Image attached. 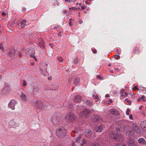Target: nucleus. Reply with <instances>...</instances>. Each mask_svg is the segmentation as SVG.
<instances>
[{
	"instance_id": "3c124183",
	"label": "nucleus",
	"mask_w": 146,
	"mask_h": 146,
	"mask_svg": "<svg viewBox=\"0 0 146 146\" xmlns=\"http://www.w3.org/2000/svg\"><path fill=\"white\" fill-rule=\"evenodd\" d=\"M106 98L109 97H110V95L109 94H107L106 95Z\"/></svg>"
},
{
	"instance_id": "7c9ffc66",
	"label": "nucleus",
	"mask_w": 146,
	"mask_h": 146,
	"mask_svg": "<svg viewBox=\"0 0 146 146\" xmlns=\"http://www.w3.org/2000/svg\"><path fill=\"white\" fill-rule=\"evenodd\" d=\"M86 104L89 106H91L93 104L92 103L88 100H87L86 101Z\"/></svg>"
},
{
	"instance_id": "a878e982",
	"label": "nucleus",
	"mask_w": 146,
	"mask_h": 146,
	"mask_svg": "<svg viewBox=\"0 0 146 146\" xmlns=\"http://www.w3.org/2000/svg\"><path fill=\"white\" fill-rule=\"evenodd\" d=\"M82 139L81 137V135H80L78 136L76 139V142H78L80 140Z\"/></svg>"
},
{
	"instance_id": "f8f14e48",
	"label": "nucleus",
	"mask_w": 146,
	"mask_h": 146,
	"mask_svg": "<svg viewBox=\"0 0 146 146\" xmlns=\"http://www.w3.org/2000/svg\"><path fill=\"white\" fill-rule=\"evenodd\" d=\"M145 97L144 95H142L141 96H139L138 99H137V100L138 102H140L141 100L143 102H145L146 101V99H145Z\"/></svg>"
},
{
	"instance_id": "58836bf2",
	"label": "nucleus",
	"mask_w": 146,
	"mask_h": 146,
	"mask_svg": "<svg viewBox=\"0 0 146 146\" xmlns=\"http://www.w3.org/2000/svg\"><path fill=\"white\" fill-rule=\"evenodd\" d=\"M76 0H69V3H70L72 2L74 3L76 2Z\"/></svg>"
},
{
	"instance_id": "6ab92c4d",
	"label": "nucleus",
	"mask_w": 146,
	"mask_h": 146,
	"mask_svg": "<svg viewBox=\"0 0 146 146\" xmlns=\"http://www.w3.org/2000/svg\"><path fill=\"white\" fill-rule=\"evenodd\" d=\"M9 53L10 54L11 56L13 57L15 55L16 52L15 50L13 49H11L10 50V51Z\"/></svg>"
},
{
	"instance_id": "39448f33",
	"label": "nucleus",
	"mask_w": 146,
	"mask_h": 146,
	"mask_svg": "<svg viewBox=\"0 0 146 146\" xmlns=\"http://www.w3.org/2000/svg\"><path fill=\"white\" fill-rule=\"evenodd\" d=\"M17 104V102L15 100H11L8 104V106L13 110L15 109V106Z\"/></svg>"
},
{
	"instance_id": "13d9d810",
	"label": "nucleus",
	"mask_w": 146,
	"mask_h": 146,
	"mask_svg": "<svg viewBox=\"0 0 146 146\" xmlns=\"http://www.w3.org/2000/svg\"><path fill=\"white\" fill-rule=\"evenodd\" d=\"M19 55L20 57H21L22 56V54L21 53H19Z\"/></svg>"
},
{
	"instance_id": "6e6d98bb",
	"label": "nucleus",
	"mask_w": 146,
	"mask_h": 146,
	"mask_svg": "<svg viewBox=\"0 0 146 146\" xmlns=\"http://www.w3.org/2000/svg\"><path fill=\"white\" fill-rule=\"evenodd\" d=\"M33 58H34V59H35V60L36 61H37V59L35 57V56H33Z\"/></svg>"
},
{
	"instance_id": "aec40b11",
	"label": "nucleus",
	"mask_w": 146,
	"mask_h": 146,
	"mask_svg": "<svg viewBox=\"0 0 146 146\" xmlns=\"http://www.w3.org/2000/svg\"><path fill=\"white\" fill-rule=\"evenodd\" d=\"M79 143L82 146H83L86 143V141L83 139H82L81 141H80Z\"/></svg>"
},
{
	"instance_id": "de8ad7c7",
	"label": "nucleus",
	"mask_w": 146,
	"mask_h": 146,
	"mask_svg": "<svg viewBox=\"0 0 146 146\" xmlns=\"http://www.w3.org/2000/svg\"><path fill=\"white\" fill-rule=\"evenodd\" d=\"M23 12H24L26 11V9L24 7L23 8Z\"/></svg>"
},
{
	"instance_id": "c756f323",
	"label": "nucleus",
	"mask_w": 146,
	"mask_h": 146,
	"mask_svg": "<svg viewBox=\"0 0 146 146\" xmlns=\"http://www.w3.org/2000/svg\"><path fill=\"white\" fill-rule=\"evenodd\" d=\"M125 102L128 103L129 104H131V101L127 99H126L125 100Z\"/></svg>"
},
{
	"instance_id": "473e14b6",
	"label": "nucleus",
	"mask_w": 146,
	"mask_h": 146,
	"mask_svg": "<svg viewBox=\"0 0 146 146\" xmlns=\"http://www.w3.org/2000/svg\"><path fill=\"white\" fill-rule=\"evenodd\" d=\"M81 8L82 10L84 9H87V7L86 6H82L81 7Z\"/></svg>"
},
{
	"instance_id": "9d476101",
	"label": "nucleus",
	"mask_w": 146,
	"mask_h": 146,
	"mask_svg": "<svg viewBox=\"0 0 146 146\" xmlns=\"http://www.w3.org/2000/svg\"><path fill=\"white\" fill-rule=\"evenodd\" d=\"M101 118L98 115H96L95 116L94 121L96 122L97 123L100 122L101 121Z\"/></svg>"
},
{
	"instance_id": "864d4df0",
	"label": "nucleus",
	"mask_w": 146,
	"mask_h": 146,
	"mask_svg": "<svg viewBox=\"0 0 146 146\" xmlns=\"http://www.w3.org/2000/svg\"><path fill=\"white\" fill-rule=\"evenodd\" d=\"M83 23V21L82 20H80L79 21V23L80 24H81L82 23Z\"/></svg>"
},
{
	"instance_id": "b1692460",
	"label": "nucleus",
	"mask_w": 146,
	"mask_h": 146,
	"mask_svg": "<svg viewBox=\"0 0 146 146\" xmlns=\"http://www.w3.org/2000/svg\"><path fill=\"white\" fill-rule=\"evenodd\" d=\"M92 134V132L90 130H88L85 133V135H88L90 136Z\"/></svg>"
},
{
	"instance_id": "bf43d9fd",
	"label": "nucleus",
	"mask_w": 146,
	"mask_h": 146,
	"mask_svg": "<svg viewBox=\"0 0 146 146\" xmlns=\"http://www.w3.org/2000/svg\"><path fill=\"white\" fill-rule=\"evenodd\" d=\"M40 72L41 73L42 72V69H40Z\"/></svg>"
},
{
	"instance_id": "052dcab7",
	"label": "nucleus",
	"mask_w": 146,
	"mask_h": 146,
	"mask_svg": "<svg viewBox=\"0 0 146 146\" xmlns=\"http://www.w3.org/2000/svg\"><path fill=\"white\" fill-rule=\"evenodd\" d=\"M30 56L32 58H33V56H34L33 54L30 55Z\"/></svg>"
},
{
	"instance_id": "bb28decb",
	"label": "nucleus",
	"mask_w": 146,
	"mask_h": 146,
	"mask_svg": "<svg viewBox=\"0 0 146 146\" xmlns=\"http://www.w3.org/2000/svg\"><path fill=\"white\" fill-rule=\"evenodd\" d=\"M31 50H30L29 49H27L25 51V54L26 55H27L30 53Z\"/></svg>"
},
{
	"instance_id": "6e6552de",
	"label": "nucleus",
	"mask_w": 146,
	"mask_h": 146,
	"mask_svg": "<svg viewBox=\"0 0 146 146\" xmlns=\"http://www.w3.org/2000/svg\"><path fill=\"white\" fill-rule=\"evenodd\" d=\"M20 97L23 101L25 102L27 101V96L23 93H21L20 95Z\"/></svg>"
},
{
	"instance_id": "a211bd4d",
	"label": "nucleus",
	"mask_w": 146,
	"mask_h": 146,
	"mask_svg": "<svg viewBox=\"0 0 146 146\" xmlns=\"http://www.w3.org/2000/svg\"><path fill=\"white\" fill-rule=\"evenodd\" d=\"M128 144L129 146H135V142L132 139L129 140L128 142Z\"/></svg>"
},
{
	"instance_id": "8fccbe9b",
	"label": "nucleus",
	"mask_w": 146,
	"mask_h": 146,
	"mask_svg": "<svg viewBox=\"0 0 146 146\" xmlns=\"http://www.w3.org/2000/svg\"><path fill=\"white\" fill-rule=\"evenodd\" d=\"M135 89H137V90H138V88H137V86H135V87L133 88V90H135Z\"/></svg>"
},
{
	"instance_id": "5fc2aeb1",
	"label": "nucleus",
	"mask_w": 146,
	"mask_h": 146,
	"mask_svg": "<svg viewBox=\"0 0 146 146\" xmlns=\"http://www.w3.org/2000/svg\"><path fill=\"white\" fill-rule=\"evenodd\" d=\"M41 74L43 76H46V75L45 74H44V73H43L42 72L41 73Z\"/></svg>"
},
{
	"instance_id": "f704fd0d",
	"label": "nucleus",
	"mask_w": 146,
	"mask_h": 146,
	"mask_svg": "<svg viewBox=\"0 0 146 146\" xmlns=\"http://www.w3.org/2000/svg\"><path fill=\"white\" fill-rule=\"evenodd\" d=\"M76 7H70L69 8V11H70L71 10H76Z\"/></svg>"
},
{
	"instance_id": "412c9836",
	"label": "nucleus",
	"mask_w": 146,
	"mask_h": 146,
	"mask_svg": "<svg viewBox=\"0 0 146 146\" xmlns=\"http://www.w3.org/2000/svg\"><path fill=\"white\" fill-rule=\"evenodd\" d=\"M140 126L142 128L145 129L146 127V123L144 122H142L140 123Z\"/></svg>"
},
{
	"instance_id": "4d7b16f0",
	"label": "nucleus",
	"mask_w": 146,
	"mask_h": 146,
	"mask_svg": "<svg viewBox=\"0 0 146 146\" xmlns=\"http://www.w3.org/2000/svg\"><path fill=\"white\" fill-rule=\"evenodd\" d=\"M33 58H34V59H35V60L36 61H37V59L35 57V56H33Z\"/></svg>"
},
{
	"instance_id": "7ed1b4c3",
	"label": "nucleus",
	"mask_w": 146,
	"mask_h": 146,
	"mask_svg": "<svg viewBox=\"0 0 146 146\" xmlns=\"http://www.w3.org/2000/svg\"><path fill=\"white\" fill-rule=\"evenodd\" d=\"M110 135L111 138L116 140H119V139H122L123 137V135L119 134L116 133H114L113 131H111L110 132Z\"/></svg>"
},
{
	"instance_id": "4468645a",
	"label": "nucleus",
	"mask_w": 146,
	"mask_h": 146,
	"mask_svg": "<svg viewBox=\"0 0 146 146\" xmlns=\"http://www.w3.org/2000/svg\"><path fill=\"white\" fill-rule=\"evenodd\" d=\"M133 54H138L140 53L139 49V47H135L133 52Z\"/></svg>"
},
{
	"instance_id": "f257e3e1",
	"label": "nucleus",
	"mask_w": 146,
	"mask_h": 146,
	"mask_svg": "<svg viewBox=\"0 0 146 146\" xmlns=\"http://www.w3.org/2000/svg\"><path fill=\"white\" fill-rule=\"evenodd\" d=\"M66 131L63 127L59 128L56 131V134L59 137H63L66 135Z\"/></svg>"
},
{
	"instance_id": "e433bc0d",
	"label": "nucleus",
	"mask_w": 146,
	"mask_h": 146,
	"mask_svg": "<svg viewBox=\"0 0 146 146\" xmlns=\"http://www.w3.org/2000/svg\"><path fill=\"white\" fill-rule=\"evenodd\" d=\"M92 51L93 53H95L97 52V50L95 48H92Z\"/></svg>"
},
{
	"instance_id": "ddd939ff",
	"label": "nucleus",
	"mask_w": 146,
	"mask_h": 146,
	"mask_svg": "<svg viewBox=\"0 0 146 146\" xmlns=\"http://www.w3.org/2000/svg\"><path fill=\"white\" fill-rule=\"evenodd\" d=\"M138 143L142 144L145 145L146 143L145 140L143 138H139L138 140Z\"/></svg>"
},
{
	"instance_id": "a18cd8bd",
	"label": "nucleus",
	"mask_w": 146,
	"mask_h": 146,
	"mask_svg": "<svg viewBox=\"0 0 146 146\" xmlns=\"http://www.w3.org/2000/svg\"><path fill=\"white\" fill-rule=\"evenodd\" d=\"M116 130L117 132H119L120 131L119 129L118 128H116Z\"/></svg>"
},
{
	"instance_id": "69168bd1",
	"label": "nucleus",
	"mask_w": 146,
	"mask_h": 146,
	"mask_svg": "<svg viewBox=\"0 0 146 146\" xmlns=\"http://www.w3.org/2000/svg\"><path fill=\"white\" fill-rule=\"evenodd\" d=\"M110 72H111V73H113V70H110Z\"/></svg>"
},
{
	"instance_id": "72a5a7b5",
	"label": "nucleus",
	"mask_w": 146,
	"mask_h": 146,
	"mask_svg": "<svg viewBox=\"0 0 146 146\" xmlns=\"http://www.w3.org/2000/svg\"><path fill=\"white\" fill-rule=\"evenodd\" d=\"M115 58L116 59H118L119 58L120 56L118 55H115L114 56Z\"/></svg>"
},
{
	"instance_id": "4be33fe9",
	"label": "nucleus",
	"mask_w": 146,
	"mask_h": 146,
	"mask_svg": "<svg viewBox=\"0 0 146 146\" xmlns=\"http://www.w3.org/2000/svg\"><path fill=\"white\" fill-rule=\"evenodd\" d=\"M96 132H101L102 131V128L100 126H98L96 128Z\"/></svg>"
},
{
	"instance_id": "338daca9",
	"label": "nucleus",
	"mask_w": 146,
	"mask_h": 146,
	"mask_svg": "<svg viewBox=\"0 0 146 146\" xmlns=\"http://www.w3.org/2000/svg\"><path fill=\"white\" fill-rule=\"evenodd\" d=\"M76 9H77L78 10H79L80 9V8L79 7L77 8H76Z\"/></svg>"
},
{
	"instance_id": "09e8293b",
	"label": "nucleus",
	"mask_w": 146,
	"mask_h": 146,
	"mask_svg": "<svg viewBox=\"0 0 146 146\" xmlns=\"http://www.w3.org/2000/svg\"><path fill=\"white\" fill-rule=\"evenodd\" d=\"M74 62L75 63H76L78 62V60L76 59H74Z\"/></svg>"
},
{
	"instance_id": "e2e57ef3",
	"label": "nucleus",
	"mask_w": 146,
	"mask_h": 146,
	"mask_svg": "<svg viewBox=\"0 0 146 146\" xmlns=\"http://www.w3.org/2000/svg\"><path fill=\"white\" fill-rule=\"evenodd\" d=\"M51 79V77H48V80H50Z\"/></svg>"
},
{
	"instance_id": "1a4fd4ad",
	"label": "nucleus",
	"mask_w": 146,
	"mask_h": 146,
	"mask_svg": "<svg viewBox=\"0 0 146 146\" xmlns=\"http://www.w3.org/2000/svg\"><path fill=\"white\" fill-rule=\"evenodd\" d=\"M74 100L75 102L79 103L81 101V97L79 96H76L74 97Z\"/></svg>"
},
{
	"instance_id": "603ef678",
	"label": "nucleus",
	"mask_w": 146,
	"mask_h": 146,
	"mask_svg": "<svg viewBox=\"0 0 146 146\" xmlns=\"http://www.w3.org/2000/svg\"><path fill=\"white\" fill-rule=\"evenodd\" d=\"M119 50H116V51L117 52V54H120V52L118 51Z\"/></svg>"
},
{
	"instance_id": "4c0bfd02",
	"label": "nucleus",
	"mask_w": 146,
	"mask_h": 146,
	"mask_svg": "<svg viewBox=\"0 0 146 146\" xmlns=\"http://www.w3.org/2000/svg\"><path fill=\"white\" fill-rule=\"evenodd\" d=\"M23 86H26V82L25 80H23Z\"/></svg>"
},
{
	"instance_id": "79ce46f5",
	"label": "nucleus",
	"mask_w": 146,
	"mask_h": 146,
	"mask_svg": "<svg viewBox=\"0 0 146 146\" xmlns=\"http://www.w3.org/2000/svg\"><path fill=\"white\" fill-rule=\"evenodd\" d=\"M124 91V90H121L120 92V93L121 94H121H123V93Z\"/></svg>"
},
{
	"instance_id": "393cba45",
	"label": "nucleus",
	"mask_w": 146,
	"mask_h": 146,
	"mask_svg": "<svg viewBox=\"0 0 146 146\" xmlns=\"http://www.w3.org/2000/svg\"><path fill=\"white\" fill-rule=\"evenodd\" d=\"M4 49V48L3 44L1 43H0V50H1L3 52Z\"/></svg>"
},
{
	"instance_id": "49530a36",
	"label": "nucleus",
	"mask_w": 146,
	"mask_h": 146,
	"mask_svg": "<svg viewBox=\"0 0 146 146\" xmlns=\"http://www.w3.org/2000/svg\"><path fill=\"white\" fill-rule=\"evenodd\" d=\"M97 77L98 78V79H101V76H100L99 75H97Z\"/></svg>"
},
{
	"instance_id": "ea45409f",
	"label": "nucleus",
	"mask_w": 146,
	"mask_h": 146,
	"mask_svg": "<svg viewBox=\"0 0 146 146\" xmlns=\"http://www.w3.org/2000/svg\"><path fill=\"white\" fill-rule=\"evenodd\" d=\"M116 146H126L125 145L122 144H118Z\"/></svg>"
},
{
	"instance_id": "9b49d317",
	"label": "nucleus",
	"mask_w": 146,
	"mask_h": 146,
	"mask_svg": "<svg viewBox=\"0 0 146 146\" xmlns=\"http://www.w3.org/2000/svg\"><path fill=\"white\" fill-rule=\"evenodd\" d=\"M26 21L25 20H23L21 22V29H23L25 28L26 26Z\"/></svg>"
},
{
	"instance_id": "c03bdc74",
	"label": "nucleus",
	"mask_w": 146,
	"mask_h": 146,
	"mask_svg": "<svg viewBox=\"0 0 146 146\" xmlns=\"http://www.w3.org/2000/svg\"><path fill=\"white\" fill-rule=\"evenodd\" d=\"M129 118L131 119H133V116L132 115H129Z\"/></svg>"
},
{
	"instance_id": "2f4dec72",
	"label": "nucleus",
	"mask_w": 146,
	"mask_h": 146,
	"mask_svg": "<svg viewBox=\"0 0 146 146\" xmlns=\"http://www.w3.org/2000/svg\"><path fill=\"white\" fill-rule=\"evenodd\" d=\"M58 60L60 62H62L63 61V58L61 57H58Z\"/></svg>"
},
{
	"instance_id": "dca6fc26",
	"label": "nucleus",
	"mask_w": 146,
	"mask_h": 146,
	"mask_svg": "<svg viewBox=\"0 0 146 146\" xmlns=\"http://www.w3.org/2000/svg\"><path fill=\"white\" fill-rule=\"evenodd\" d=\"M132 127L133 131L135 132L137 131V130H138V127L136 124L134 123L133 124Z\"/></svg>"
},
{
	"instance_id": "37998d69",
	"label": "nucleus",
	"mask_w": 146,
	"mask_h": 146,
	"mask_svg": "<svg viewBox=\"0 0 146 146\" xmlns=\"http://www.w3.org/2000/svg\"><path fill=\"white\" fill-rule=\"evenodd\" d=\"M129 111L130 110H127L126 112V114L127 115H129Z\"/></svg>"
},
{
	"instance_id": "f3484780",
	"label": "nucleus",
	"mask_w": 146,
	"mask_h": 146,
	"mask_svg": "<svg viewBox=\"0 0 146 146\" xmlns=\"http://www.w3.org/2000/svg\"><path fill=\"white\" fill-rule=\"evenodd\" d=\"M38 40L39 42H40V44L42 45L40 46V47L44 48L45 46L44 45L45 42L44 41V40L42 39H39Z\"/></svg>"
},
{
	"instance_id": "c85d7f7f",
	"label": "nucleus",
	"mask_w": 146,
	"mask_h": 146,
	"mask_svg": "<svg viewBox=\"0 0 146 146\" xmlns=\"http://www.w3.org/2000/svg\"><path fill=\"white\" fill-rule=\"evenodd\" d=\"M7 14V12L6 11L3 12L1 13V14L2 16L5 17L6 16Z\"/></svg>"
},
{
	"instance_id": "20e7f679",
	"label": "nucleus",
	"mask_w": 146,
	"mask_h": 146,
	"mask_svg": "<svg viewBox=\"0 0 146 146\" xmlns=\"http://www.w3.org/2000/svg\"><path fill=\"white\" fill-rule=\"evenodd\" d=\"M8 125L10 128H15L19 126V124L15 119H12L9 122Z\"/></svg>"
},
{
	"instance_id": "f03ea898",
	"label": "nucleus",
	"mask_w": 146,
	"mask_h": 146,
	"mask_svg": "<svg viewBox=\"0 0 146 146\" xmlns=\"http://www.w3.org/2000/svg\"><path fill=\"white\" fill-rule=\"evenodd\" d=\"M76 118L74 115L71 113H68L65 117L66 120L70 122H73L76 119Z\"/></svg>"
},
{
	"instance_id": "0eeeda50",
	"label": "nucleus",
	"mask_w": 146,
	"mask_h": 146,
	"mask_svg": "<svg viewBox=\"0 0 146 146\" xmlns=\"http://www.w3.org/2000/svg\"><path fill=\"white\" fill-rule=\"evenodd\" d=\"M109 112L112 114L115 115H116L118 114V112L117 110L115 108L110 109L109 110Z\"/></svg>"
},
{
	"instance_id": "774afa93",
	"label": "nucleus",
	"mask_w": 146,
	"mask_h": 146,
	"mask_svg": "<svg viewBox=\"0 0 146 146\" xmlns=\"http://www.w3.org/2000/svg\"><path fill=\"white\" fill-rule=\"evenodd\" d=\"M2 76L1 75H0V79L1 80L2 79Z\"/></svg>"
},
{
	"instance_id": "2eb2a0df",
	"label": "nucleus",
	"mask_w": 146,
	"mask_h": 146,
	"mask_svg": "<svg viewBox=\"0 0 146 146\" xmlns=\"http://www.w3.org/2000/svg\"><path fill=\"white\" fill-rule=\"evenodd\" d=\"M80 82V79L78 77L75 78L74 79V83L76 85L78 84Z\"/></svg>"
},
{
	"instance_id": "c9c22d12",
	"label": "nucleus",
	"mask_w": 146,
	"mask_h": 146,
	"mask_svg": "<svg viewBox=\"0 0 146 146\" xmlns=\"http://www.w3.org/2000/svg\"><path fill=\"white\" fill-rule=\"evenodd\" d=\"M90 146H99L97 143H95L91 145Z\"/></svg>"
},
{
	"instance_id": "680f3d73",
	"label": "nucleus",
	"mask_w": 146,
	"mask_h": 146,
	"mask_svg": "<svg viewBox=\"0 0 146 146\" xmlns=\"http://www.w3.org/2000/svg\"><path fill=\"white\" fill-rule=\"evenodd\" d=\"M57 28V27H56V26L54 27V29H56Z\"/></svg>"
},
{
	"instance_id": "a19ab883",
	"label": "nucleus",
	"mask_w": 146,
	"mask_h": 146,
	"mask_svg": "<svg viewBox=\"0 0 146 146\" xmlns=\"http://www.w3.org/2000/svg\"><path fill=\"white\" fill-rule=\"evenodd\" d=\"M93 98L95 99H98V97L97 95H93Z\"/></svg>"
},
{
	"instance_id": "0e129e2a",
	"label": "nucleus",
	"mask_w": 146,
	"mask_h": 146,
	"mask_svg": "<svg viewBox=\"0 0 146 146\" xmlns=\"http://www.w3.org/2000/svg\"><path fill=\"white\" fill-rule=\"evenodd\" d=\"M64 1L65 2H69V0H64Z\"/></svg>"
},
{
	"instance_id": "423d86ee",
	"label": "nucleus",
	"mask_w": 146,
	"mask_h": 146,
	"mask_svg": "<svg viewBox=\"0 0 146 146\" xmlns=\"http://www.w3.org/2000/svg\"><path fill=\"white\" fill-rule=\"evenodd\" d=\"M90 112L87 109H85L83 111H81L79 115L81 117H85L87 114Z\"/></svg>"
},
{
	"instance_id": "cd10ccee",
	"label": "nucleus",
	"mask_w": 146,
	"mask_h": 146,
	"mask_svg": "<svg viewBox=\"0 0 146 146\" xmlns=\"http://www.w3.org/2000/svg\"><path fill=\"white\" fill-rule=\"evenodd\" d=\"M73 20L72 18H70L69 19V24L70 26H72V21H73Z\"/></svg>"
},
{
	"instance_id": "5701e85b",
	"label": "nucleus",
	"mask_w": 146,
	"mask_h": 146,
	"mask_svg": "<svg viewBox=\"0 0 146 146\" xmlns=\"http://www.w3.org/2000/svg\"><path fill=\"white\" fill-rule=\"evenodd\" d=\"M127 94L126 93H125L124 94L121 95L120 98L121 100H123L124 98L127 97Z\"/></svg>"
}]
</instances>
